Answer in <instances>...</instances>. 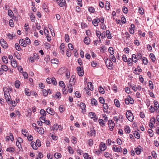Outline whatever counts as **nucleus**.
Instances as JSON below:
<instances>
[{"mask_svg": "<svg viewBox=\"0 0 159 159\" xmlns=\"http://www.w3.org/2000/svg\"><path fill=\"white\" fill-rule=\"evenodd\" d=\"M51 61L52 63L56 64H57L58 62V60L56 58L52 59Z\"/></svg>", "mask_w": 159, "mask_h": 159, "instance_id": "nucleus-40", "label": "nucleus"}, {"mask_svg": "<svg viewBox=\"0 0 159 159\" xmlns=\"http://www.w3.org/2000/svg\"><path fill=\"white\" fill-rule=\"evenodd\" d=\"M99 91L100 93L103 94L104 93L105 91L104 89L101 87H100L99 88Z\"/></svg>", "mask_w": 159, "mask_h": 159, "instance_id": "nucleus-44", "label": "nucleus"}, {"mask_svg": "<svg viewBox=\"0 0 159 159\" xmlns=\"http://www.w3.org/2000/svg\"><path fill=\"white\" fill-rule=\"evenodd\" d=\"M154 105L155 108V111L157 112L158 113L159 112V111L158 109L159 107V106L157 102L154 101Z\"/></svg>", "mask_w": 159, "mask_h": 159, "instance_id": "nucleus-11", "label": "nucleus"}, {"mask_svg": "<svg viewBox=\"0 0 159 159\" xmlns=\"http://www.w3.org/2000/svg\"><path fill=\"white\" fill-rule=\"evenodd\" d=\"M77 71L79 76H82L84 74V71L83 67L78 66L77 67Z\"/></svg>", "mask_w": 159, "mask_h": 159, "instance_id": "nucleus-4", "label": "nucleus"}, {"mask_svg": "<svg viewBox=\"0 0 159 159\" xmlns=\"http://www.w3.org/2000/svg\"><path fill=\"white\" fill-rule=\"evenodd\" d=\"M89 115L91 118H93L96 116V114L95 113L93 112H90L89 113Z\"/></svg>", "mask_w": 159, "mask_h": 159, "instance_id": "nucleus-30", "label": "nucleus"}, {"mask_svg": "<svg viewBox=\"0 0 159 159\" xmlns=\"http://www.w3.org/2000/svg\"><path fill=\"white\" fill-rule=\"evenodd\" d=\"M2 69L5 71H7L8 70L7 66L5 65H2Z\"/></svg>", "mask_w": 159, "mask_h": 159, "instance_id": "nucleus-33", "label": "nucleus"}, {"mask_svg": "<svg viewBox=\"0 0 159 159\" xmlns=\"http://www.w3.org/2000/svg\"><path fill=\"white\" fill-rule=\"evenodd\" d=\"M112 149L115 152H120L122 151V148L120 147L116 148L115 146H113Z\"/></svg>", "mask_w": 159, "mask_h": 159, "instance_id": "nucleus-13", "label": "nucleus"}, {"mask_svg": "<svg viewBox=\"0 0 159 159\" xmlns=\"http://www.w3.org/2000/svg\"><path fill=\"white\" fill-rule=\"evenodd\" d=\"M115 105L117 107L120 106V102L119 100L117 99H115L114 101Z\"/></svg>", "mask_w": 159, "mask_h": 159, "instance_id": "nucleus-31", "label": "nucleus"}, {"mask_svg": "<svg viewBox=\"0 0 159 159\" xmlns=\"http://www.w3.org/2000/svg\"><path fill=\"white\" fill-rule=\"evenodd\" d=\"M65 40L66 42H68L69 41V37L68 34H66L65 36Z\"/></svg>", "mask_w": 159, "mask_h": 159, "instance_id": "nucleus-49", "label": "nucleus"}, {"mask_svg": "<svg viewBox=\"0 0 159 159\" xmlns=\"http://www.w3.org/2000/svg\"><path fill=\"white\" fill-rule=\"evenodd\" d=\"M55 96L57 98L60 99L61 96V94L59 92H57L55 95Z\"/></svg>", "mask_w": 159, "mask_h": 159, "instance_id": "nucleus-39", "label": "nucleus"}, {"mask_svg": "<svg viewBox=\"0 0 159 159\" xmlns=\"http://www.w3.org/2000/svg\"><path fill=\"white\" fill-rule=\"evenodd\" d=\"M88 143L90 146H92L93 144V141L92 139H89L88 140Z\"/></svg>", "mask_w": 159, "mask_h": 159, "instance_id": "nucleus-37", "label": "nucleus"}, {"mask_svg": "<svg viewBox=\"0 0 159 159\" xmlns=\"http://www.w3.org/2000/svg\"><path fill=\"white\" fill-rule=\"evenodd\" d=\"M59 127V125L57 124H55L53 126V130H57Z\"/></svg>", "mask_w": 159, "mask_h": 159, "instance_id": "nucleus-63", "label": "nucleus"}, {"mask_svg": "<svg viewBox=\"0 0 159 159\" xmlns=\"http://www.w3.org/2000/svg\"><path fill=\"white\" fill-rule=\"evenodd\" d=\"M151 59L153 62H154L156 60V58L155 55L153 53H150L149 55Z\"/></svg>", "mask_w": 159, "mask_h": 159, "instance_id": "nucleus-22", "label": "nucleus"}, {"mask_svg": "<svg viewBox=\"0 0 159 159\" xmlns=\"http://www.w3.org/2000/svg\"><path fill=\"white\" fill-rule=\"evenodd\" d=\"M2 60L5 63H7L8 62V59L6 56H3L2 57Z\"/></svg>", "mask_w": 159, "mask_h": 159, "instance_id": "nucleus-35", "label": "nucleus"}, {"mask_svg": "<svg viewBox=\"0 0 159 159\" xmlns=\"http://www.w3.org/2000/svg\"><path fill=\"white\" fill-rule=\"evenodd\" d=\"M22 132L23 134L25 137H27L28 135V133L26 131L25 129H23L22 130Z\"/></svg>", "mask_w": 159, "mask_h": 159, "instance_id": "nucleus-34", "label": "nucleus"}, {"mask_svg": "<svg viewBox=\"0 0 159 159\" xmlns=\"http://www.w3.org/2000/svg\"><path fill=\"white\" fill-rule=\"evenodd\" d=\"M132 61L134 62H136L138 60V58L136 57V55L133 54L132 55Z\"/></svg>", "mask_w": 159, "mask_h": 159, "instance_id": "nucleus-23", "label": "nucleus"}, {"mask_svg": "<svg viewBox=\"0 0 159 159\" xmlns=\"http://www.w3.org/2000/svg\"><path fill=\"white\" fill-rule=\"evenodd\" d=\"M105 8L107 10H109L110 8V3L108 2H107L105 4Z\"/></svg>", "mask_w": 159, "mask_h": 159, "instance_id": "nucleus-36", "label": "nucleus"}, {"mask_svg": "<svg viewBox=\"0 0 159 159\" xmlns=\"http://www.w3.org/2000/svg\"><path fill=\"white\" fill-rule=\"evenodd\" d=\"M142 61L143 62V63L145 64V65H147L148 63V60L147 59V58L145 57H143L142 58Z\"/></svg>", "mask_w": 159, "mask_h": 159, "instance_id": "nucleus-50", "label": "nucleus"}, {"mask_svg": "<svg viewBox=\"0 0 159 159\" xmlns=\"http://www.w3.org/2000/svg\"><path fill=\"white\" fill-rule=\"evenodd\" d=\"M11 64L12 66L14 67H16L17 66V64L16 60H13L11 61Z\"/></svg>", "mask_w": 159, "mask_h": 159, "instance_id": "nucleus-25", "label": "nucleus"}, {"mask_svg": "<svg viewBox=\"0 0 159 159\" xmlns=\"http://www.w3.org/2000/svg\"><path fill=\"white\" fill-rule=\"evenodd\" d=\"M100 22V20H99L98 18H96V19L93 20L92 21V23L95 26H98V23Z\"/></svg>", "mask_w": 159, "mask_h": 159, "instance_id": "nucleus-9", "label": "nucleus"}, {"mask_svg": "<svg viewBox=\"0 0 159 159\" xmlns=\"http://www.w3.org/2000/svg\"><path fill=\"white\" fill-rule=\"evenodd\" d=\"M44 34L46 36L48 35L49 31L47 27L44 28Z\"/></svg>", "mask_w": 159, "mask_h": 159, "instance_id": "nucleus-58", "label": "nucleus"}, {"mask_svg": "<svg viewBox=\"0 0 159 159\" xmlns=\"http://www.w3.org/2000/svg\"><path fill=\"white\" fill-rule=\"evenodd\" d=\"M129 98V103H130L131 104H133L134 103V101L133 99L130 97V96H128Z\"/></svg>", "mask_w": 159, "mask_h": 159, "instance_id": "nucleus-55", "label": "nucleus"}, {"mask_svg": "<svg viewBox=\"0 0 159 159\" xmlns=\"http://www.w3.org/2000/svg\"><path fill=\"white\" fill-rule=\"evenodd\" d=\"M80 107L83 111H85L86 105L84 103L81 102L80 104Z\"/></svg>", "mask_w": 159, "mask_h": 159, "instance_id": "nucleus-17", "label": "nucleus"}, {"mask_svg": "<svg viewBox=\"0 0 159 159\" xmlns=\"http://www.w3.org/2000/svg\"><path fill=\"white\" fill-rule=\"evenodd\" d=\"M108 125L111 131H112L115 125V124L114 121L112 120H108Z\"/></svg>", "mask_w": 159, "mask_h": 159, "instance_id": "nucleus-5", "label": "nucleus"}, {"mask_svg": "<svg viewBox=\"0 0 159 159\" xmlns=\"http://www.w3.org/2000/svg\"><path fill=\"white\" fill-rule=\"evenodd\" d=\"M7 151L9 152H14L15 149L14 148L12 147L8 148L7 149Z\"/></svg>", "mask_w": 159, "mask_h": 159, "instance_id": "nucleus-28", "label": "nucleus"}, {"mask_svg": "<svg viewBox=\"0 0 159 159\" xmlns=\"http://www.w3.org/2000/svg\"><path fill=\"white\" fill-rule=\"evenodd\" d=\"M109 51V52L111 55H113L114 53V51L112 47H110L108 49Z\"/></svg>", "mask_w": 159, "mask_h": 159, "instance_id": "nucleus-38", "label": "nucleus"}, {"mask_svg": "<svg viewBox=\"0 0 159 159\" xmlns=\"http://www.w3.org/2000/svg\"><path fill=\"white\" fill-rule=\"evenodd\" d=\"M110 58L112 60L113 62H116V59L115 57L113 55H111L110 56Z\"/></svg>", "mask_w": 159, "mask_h": 159, "instance_id": "nucleus-46", "label": "nucleus"}, {"mask_svg": "<svg viewBox=\"0 0 159 159\" xmlns=\"http://www.w3.org/2000/svg\"><path fill=\"white\" fill-rule=\"evenodd\" d=\"M67 70V68L65 67H62L59 69L58 71V74L59 75H61L66 72Z\"/></svg>", "mask_w": 159, "mask_h": 159, "instance_id": "nucleus-8", "label": "nucleus"}, {"mask_svg": "<svg viewBox=\"0 0 159 159\" xmlns=\"http://www.w3.org/2000/svg\"><path fill=\"white\" fill-rule=\"evenodd\" d=\"M99 101L102 104H103L104 103L105 100L102 97H100L99 98Z\"/></svg>", "mask_w": 159, "mask_h": 159, "instance_id": "nucleus-57", "label": "nucleus"}, {"mask_svg": "<svg viewBox=\"0 0 159 159\" xmlns=\"http://www.w3.org/2000/svg\"><path fill=\"white\" fill-rule=\"evenodd\" d=\"M84 43L86 44H89L90 43L89 38V37H85L84 41Z\"/></svg>", "mask_w": 159, "mask_h": 159, "instance_id": "nucleus-18", "label": "nucleus"}, {"mask_svg": "<svg viewBox=\"0 0 159 159\" xmlns=\"http://www.w3.org/2000/svg\"><path fill=\"white\" fill-rule=\"evenodd\" d=\"M88 10L91 13H93L95 11L94 8L92 7H89V8Z\"/></svg>", "mask_w": 159, "mask_h": 159, "instance_id": "nucleus-56", "label": "nucleus"}, {"mask_svg": "<svg viewBox=\"0 0 159 159\" xmlns=\"http://www.w3.org/2000/svg\"><path fill=\"white\" fill-rule=\"evenodd\" d=\"M52 84L54 85H56L57 84V82L56 81V80L55 78L54 77H52Z\"/></svg>", "mask_w": 159, "mask_h": 159, "instance_id": "nucleus-60", "label": "nucleus"}, {"mask_svg": "<svg viewBox=\"0 0 159 159\" xmlns=\"http://www.w3.org/2000/svg\"><path fill=\"white\" fill-rule=\"evenodd\" d=\"M125 131L126 133H129L130 132V129L129 126H126L125 129Z\"/></svg>", "mask_w": 159, "mask_h": 159, "instance_id": "nucleus-26", "label": "nucleus"}, {"mask_svg": "<svg viewBox=\"0 0 159 159\" xmlns=\"http://www.w3.org/2000/svg\"><path fill=\"white\" fill-rule=\"evenodd\" d=\"M15 47L16 49L18 51H20L21 50V48L18 43H16Z\"/></svg>", "mask_w": 159, "mask_h": 159, "instance_id": "nucleus-54", "label": "nucleus"}, {"mask_svg": "<svg viewBox=\"0 0 159 159\" xmlns=\"http://www.w3.org/2000/svg\"><path fill=\"white\" fill-rule=\"evenodd\" d=\"M46 111L47 113L52 115H54V110L51 108H48L46 109Z\"/></svg>", "mask_w": 159, "mask_h": 159, "instance_id": "nucleus-10", "label": "nucleus"}, {"mask_svg": "<svg viewBox=\"0 0 159 159\" xmlns=\"http://www.w3.org/2000/svg\"><path fill=\"white\" fill-rule=\"evenodd\" d=\"M100 149L101 150L104 151L106 149V146L105 143L101 144L100 145Z\"/></svg>", "mask_w": 159, "mask_h": 159, "instance_id": "nucleus-15", "label": "nucleus"}, {"mask_svg": "<svg viewBox=\"0 0 159 159\" xmlns=\"http://www.w3.org/2000/svg\"><path fill=\"white\" fill-rule=\"evenodd\" d=\"M8 15L10 16H13V13L11 10H9L8 11Z\"/></svg>", "mask_w": 159, "mask_h": 159, "instance_id": "nucleus-59", "label": "nucleus"}, {"mask_svg": "<svg viewBox=\"0 0 159 159\" xmlns=\"http://www.w3.org/2000/svg\"><path fill=\"white\" fill-rule=\"evenodd\" d=\"M106 33L107 38L109 39H111V36L109 30H106Z\"/></svg>", "mask_w": 159, "mask_h": 159, "instance_id": "nucleus-21", "label": "nucleus"}, {"mask_svg": "<svg viewBox=\"0 0 159 159\" xmlns=\"http://www.w3.org/2000/svg\"><path fill=\"white\" fill-rule=\"evenodd\" d=\"M59 85L60 86H61V87L64 88H65V85L63 81H59Z\"/></svg>", "mask_w": 159, "mask_h": 159, "instance_id": "nucleus-47", "label": "nucleus"}, {"mask_svg": "<svg viewBox=\"0 0 159 159\" xmlns=\"http://www.w3.org/2000/svg\"><path fill=\"white\" fill-rule=\"evenodd\" d=\"M38 133L40 134H43L44 133V130L42 127H40L39 129Z\"/></svg>", "mask_w": 159, "mask_h": 159, "instance_id": "nucleus-53", "label": "nucleus"}, {"mask_svg": "<svg viewBox=\"0 0 159 159\" xmlns=\"http://www.w3.org/2000/svg\"><path fill=\"white\" fill-rule=\"evenodd\" d=\"M134 137L137 139H139L140 138L139 134L137 132H135L134 134Z\"/></svg>", "mask_w": 159, "mask_h": 159, "instance_id": "nucleus-41", "label": "nucleus"}, {"mask_svg": "<svg viewBox=\"0 0 159 159\" xmlns=\"http://www.w3.org/2000/svg\"><path fill=\"white\" fill-rule=\"evenodd\" d=\"M105 63L107 67L110 69H112L113 67L112 62L111 60L107 58L105 61Z\"/></svg>", "mask_w": 159, "mask_h": 159, "instance_id": "nucleus-2", "label": "nucleus"}, {"mask_svg": "<svg viewBox=\"0 0 159 159\" xmlns=\"http://www.w3.org/2000/svg\"><path fill=\"white\" fill-rule=\"evenodd\" d=\"M54 157L58 159L61 157V154L58 152L55 153L54 155Z\"/></svg>", "mask_w": 159, "mask_h": 159, "instance_id": "nucleus-27", "label": "nucleus"}, {"mask_svg": "<svg viewBox=\"0 0 159 159\" xmlns=\"http://www.w3.org/2000/svg\"><path fill=\"white\" fill-rule=\"evenodd\" d=\"M122 10L124 13H125L126 14L128 12L127 8L125 6H124L123 7Z\"/></svg>", "mask_w": 159, "mask_h": 159, "instance_id": "nucleus-61", "label": "nucleus"}, {"mask_svg": "<svg viewBox=\"0 0 159 159\" xmlns=\"http://www.w3.org/2000/svg\"><path fill=\"white\" fill-rule=\"evenodd\" d=\"M75 77L74 75H73L71 76L70 78V80L69 83H72L73 82H74V84H75Z\"/></svg>", "mask_w": 159, "mask_h": 159, "instance_id": "nucleus-20", "label": "nucleus"}, {"mask_svg": "<svg viewBox=\"0 0 159 159\" xmlns=\"http://www.w3.org/2000/svg\"><path fill=\"white\" fill-rule=\"evenodd\" d=\"M68 150L69 152L70 153L72 154L74 153L73 150L72 148L70 146H69L68 147Z\"/></svg>", "mask_w": 159, "mask_h": 159, "instance_id": "nucleus-51", "label": "nucleus"}, {"mask_svg": "<svg viewBox=\"0 0 159 159\" xmlns=\"http://www.w3.org/2000/svg\"><path fill=\"white\" fill-rule=\"evenodd\" d=\"M0 43L1 46L4 48H6L8 47V44L3 39L0 40Z\"/></svg>", "mask_w": 159, "mask_h": 159, "instance_id": "nucleus-6", "label": "nucleus"}, {"mask_svg": "<svg viewBox=\"0 0 159 159\" xmlns=\"http://www.w3.org/2000/svg\"><path fill=\"white\" fill-rule=\"evenodd\" d=\"M40 113L41 115H43V116H46V111L43 109H41L40 111Z\"/></svg>", "mask_w": 159, "mask_h": 159, "instance_id": "nucleus-43", "label": "nucleus"}, {"mask_svg": "<svg viewBox=\"0 0 159 159\" xmlns=\"http://www.w3.org/2000/svg\"><path fill=\"white\" fill-rule=\"evenodd\" d=\"M98 121L99 124L101 126H104L105 125V124L103 122V120L100 119L98 120Z\"/></svg>", "mask_w": 159, "mask_h": 159, "instance_id": "nucleus-45", "label": "nucleus"}, {"mask_svg": "<svg viewBox=\"0 0 159 159\" xmlns=\"http://www.w3.org/2000/svg\"><path fill=\"white\" fill-rule=\"evenodd\" d=\"M3 91L4 93L6 101L9 102L10 101L11 97L10 95L9 89L6 87H4L3 88Z\"/></svg>", "mask_w": 159, "mask_h": 159, "instance_id": "nucleus-1", "label": "nucleus"}, {"mask_svg": "<svg viewBox=\"0 0 159 159\" xmlns=\"http://www.w3.org/2000/svg\"><path fill=\"white\" fill-rule=\"evenodd\" d=\"M20 85V82L18 81L17 80L15 81V85L16 88H18Z\"/></svg>", "mask_w": 159, "mask_h": 159, "instance_id": "nucleus-42", "label": "nucleus"}, {"mask_svg": "<svg viewBox=\"0 0 159 159\" xmlns=\"http://www.w3.org/2000/svg\"><path fill=\"white\" fill-rule=\"evenodd\" d=\"M22 73H23V76L24 78L27 79L28 77V75L27 73L26 72H23Z\"/></svg>", "mask_w": 159, "mask_h": 159, "instance_id": "nucleus-62", "label": "nucleus"}, {"mask_svg": "<svg viewBox=\"0 0 159 159\" xmlns=\"http://www.w3.org/2000/svg\"><path fill=\"white\" fill-rule=\"evenodd\" d=\"M135 151L136 153L138 155L140 154L141 152L140 149L138 147L135 149Z\"/></svg>", "mask_w": 159, "mask_h": 159, "instance_id": "nucleus-48", "label": "nucleus"}, {"mask_svg": "<svg viewBox=\"0 0 159 159\" xmlns=\"http://www.w3.org/2000/svg\"><path fill=\"white\" fill-rule=\"evenodd\" d=\"M126 116L129 121H132L133 120L134 116L133 114L130 112V111H127L126 113Z\"/></svg>", "mask_w": 159, "mask_h": 159, "instance_id": "nucleus-3", "label": "nucleus"}, {"mask_svg": "<svg viewBox=\"0 0 159 159\" xmlns=\"http://www.w3.org/2000/svg\"><path fill=\"white\" fill-rule=\"evenodd\" d=\"M90 133L89 135L91 136H95L96 134V131L94 129V128H90Z\"/></svg>", "mask_w": 159, "mask_h": 159, "instance_id": "nucleus-14", "label": "nucleus"}, {"mask_svg": "<svg viewBox=\"0 0 159 159\" xmlns=\"http://www.w3.org/2000/svg\"><path fill=\"white\" fill-rule=\"evenodd\" d=\"M56 1L58 4L61 7H63L66 3L65 0H56Z\"/></svg>", "mask_w": 159, "mask_h": 159, "instance_id": "nucleus-7", "label": "nucleus"}, {"mask_svg": "<svg viewBox=\"0 0 159 159\" xmlns=\"http://www.w3.org/2000/svg\"><path fill=\"white\" fill-rule=\"evenodd\" d=\"M25 94L27 96H29L31 95V93L30 92L29 90L28 89H25Z\"/></svg>", "mask_w": 159, "mask_h": 159, "instance_id": "nucleus-29", "label": "nucleus"}, {"mask_svg": "<svg viewBox=\"0 0 159 159\" xmlns=\"http://www.w3.org/2000/svg\"><path fill=\"white\" fill-rule=\"evenodd\" d=\"M91 103L92 105H94L96 106L97 104V101L94 98H92L91 100Z\"/></svg>", "mask_w": 159, "mask_h": 159, "instance_id": "nucleus-24", "label": "nucleus"}, {"mask_svg": "<svg viewBox=\"0 0 159 159\" xmlns=\"http://www.w3.org/2000/svg\"><path fill=\"white\" fill-rule=\"evenodd\" d=\"M139 13L142 14H143L144 13V10L143 8H139L138 9Z\"/></svg>", "mask_w": 159, "mask_h": 159, "instance_id": "nucleus-64", "label": "nucleus"}, {"mask_svg": "<svg viewBox=\"0 0 159 159\" xmlns=\"http://www.w3.org/2000/svg\"><path fill=\"white\" fill-rule=\"evenodd\" d=\"M103 107L104 110H103L104 112H106L108 108V105L107 103H104L103 105Z\"/></svg>", "mask_w": 159, "mask_h": 159, "instance_id": "nucleus-32", "label": "nucleus"}, {"mask_svg": "<svg viewBox=\"0 0 159 159\" xmlns=\"http://www.w3.org/2000/svg\"><path fill=\"white\" fill-rule=\"evenodd\" d=\"M31 145L32 147L34 149L36 150L37 149V147L36 145V144L34 143L31 142Z\"/></svg>", "mask_w": 159, "mask_h": 159, "instance_id": "nucleus-52", "label": "nucleus"}, {"mask_svg": "<svg viewBox=\"0 0 159 159\" xmlns=\"http://www.w3.org/2000/svg\"><path fill=\"white\" fill-rule=\"evenodd\" d=\"M25 41L23 39H20L19 40L20 44L23 47H25L26 46V44L25 43Z\"/></svg>", "mask_w": 159, "mask_h": 159, "instance_id": "nucleus-16", "label": "nucleus"}, {"mask_svg": "<svg viewBox=\"0 0 159 159\" xmlns=\"http://www.w3.org/2000/svg\"><path fill=\"white\" fill-rule=\"evenodd\" d=\"M60 50H61V53L63 54L64 53V51L65 50V46L64 43H62L60 46Z\"/></svg>", "mask_w": 159, "mask_h": 159, "instance_id": "nucleus-12", "label": "nucleus"}, {"mask_svg": "<svg viewBox=\"0 0 159 159\" xmlns=\"http://www.w3.org/2000/svg\"><path fill=\"white\" fill-rule=\"evenodd\" d=\"M88 86L90 90H93V85H92V84L91 82H89L88 83Z\"/></svg>", "mask_w": 159, "mask_h": 159, "instance_id": "nucleus-19", "label": "nucleus"}]
</instances>
